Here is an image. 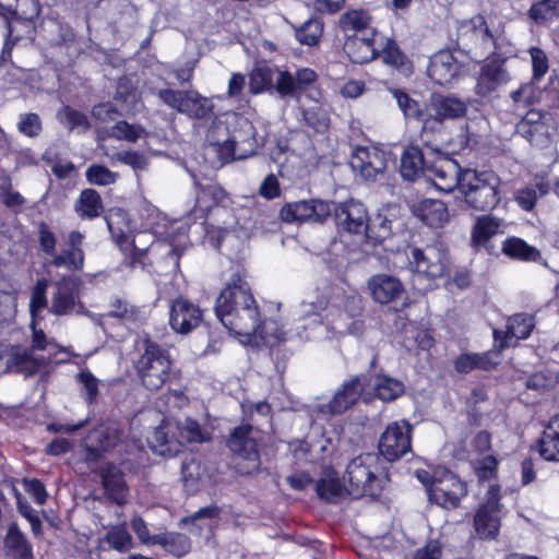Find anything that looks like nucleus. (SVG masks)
Instances as JSON below:
<instances>
[{"mask_svg":"<svg viewBox=\"0 0 559 559\" xmlns=\"http://www.w3.org/2000/svg\"><path fill=\"white\" fill-rule=\"evenodd\" d=\"M223 287L215 299L214 310L217 319L237 336H261L267 340L262 329L260 307L255 300L249 272L240 263H231L225 271Z\"/></svg>","mask_w":559,"mask_h":559,"instance_id":"nucleus-1","label":"nucleus"},{"mask_svg":"<svg viewBox=\"0 0 559 559\" xmlns=\"http://www.w3.org/2000/svg\"><path fill=\"white\" fill-rule=\"evenodd\" d=\"M344 479L353 499L378 500L390 484V475L379 454L361 453L347 464Z\"/></svg>","mask_w":559,"mask_h":559,"instance_id":"nucleus-2","label":"nucleus"},{"mask_svg":"<svg viewBox=\"0 0 559 559\" xmlns=\"http://www.w3.org/2000/svg\"><path fill=\"white\" fill-rule=\"evenodd\" d=\"M134 370L143 388L151 392L160 390L177 377L169 350L150 335H144L140 341Z\"/></svg>","mask_w":559,"mask_h":559,"instance_id":"nucleus-3","label":"nucleus"},{"mask_svg":"<svg viewBox=\"0 0 559 559\" xmlns=\"http://www.w3.org/2000/svg\"><path fill=\"white\" fill-rule=\"evenodd\" d=\"M460 193L467 207L491 212L501 202V179L493 170L466 167Z\"/></svg>","mask_w":559,"mask_h":559,"instance_id":"nucleus-4","label":"nucleus"},{"mask_svg":"<svg viewBox=\"0 0 559 559\" xmlns=\"http://www.w3.org/2000/svg\"><path fill=\"white\" fill-rule=\"evenodd\" d=\"M429 116L424 127V136L430 138L427 148L439 152V138L444 131L447 120L464 118L468 111V103L454 94L433 92L428 100Z\"/></svg>","mask_w":559,"mask_h":559,"instance_id":"nucleus-5","label":"nucleus"},{"mask_svg":"<svg viewBox=\"0 0 559 559\" xmlns=\"http://www.w3.org/2000/svg\"><path fill=\"white\" fill-rule=\"evenodd\" d=\"M249 423L234 427L225 438V445L236 459L247 463L248 468L241 474H259L261 472V443L262 438Z\"/></svg>","mask_w":559,"mask_h":559,"instance_id":"nucleus-6","label":"nucleus"},{"mask_svg":"<svg viewBox=\"0 0 559 559\" xmlns=\"http://www.w3.org/2000/svg\"><path fill=\"white\" fill-rule=\"evenodd\" d=\"M409 271L419 278L427 280L428 286L436 280L450 274V255L447 249L437 245L409 247L407 254Z\"/></svg>","mask_w":559,"mask_h":559,"instance_id":"nucleus-7","label":"nucleus"},{"mask_svg":"<svg viewBox=\"0 0 559 559\" xmlns=\"http://www.w3.org/2000/svg\"><path fill=\"white\" fill-rule=\"evenodd\" d=\"M158 98L169 108L194 120H210L214 116V104L211 98L194 90L162 88Z\"/></svg>","mask_w":559,"mask_h":559,"instance_id":"nucleus-8","label":"nucleus"},{"mask_svg":"<svg viewBox=\"0 0 559 559\" xmlns=\"http://www.w3.org/2000/svg\"><path fill=\"white\" fill-rule=\"evenodd\" d=\"M501 487L490 485L483 503L477 508L473 525L477 536L483 540H493L500 534L501 528Z\"/></svg>","mask_w":559,"mask_h":559,"instance_id":"nucleus-9","label":"nucleus"},{"mask_svg":"<svg viewBox=\"0 0 559 559\" xmlns=\"http://www.w3.org/2000/svg\"><path fill=\"white\" fill-rule=\"evenodd\" d=\"M428 151L435 158L428 166L426 176L431 180L433 186L445 193H451L456 189L460 191L466 168H463L456 159L444 154L440 146L439 152Z\"/></svg>","mask_w":559,"mask_h":559,"instance_id":"nucleus-10","label":"nucleus"},{"mask_svg":"<svg viewBox=\"0 0 559 559\" xmlns=\"http://www.w3.org/2000/svg\"><path fill=\"white\" fill-rule=\"evenodd\" d=\"M332 214V203L321 199L286 202L278 213L282 222L323 224Z\"/></svg>","mask_w":559,"mask_h":559,"instance_id":"nucleus-11","label":"nucleus"},{"mask_svg":"<svg viewBox=\"0 0 559 559\" xmlns=\"http://www.w3.org/2000/svg\"><path fill=\"white\" fill-rule=\"evenodd\" d=\"M468 493L467 484L450 469H440V476L430 489L428 500L445 510H455Z\"/></svg>","mask_w":559,"mask_h":559,"instance_id":"nucleus-12","label":"nucleus"},{"mask_svg":"<svg viewBox=\"0 0 559 559\" xmlns=\"http://www.w3.org/2000/svg\"><path fill=\"white\" fill-rule=\"evenodd\" d=\"M413 427L407 420L393 421L382 432L379 443V456L395 462L412 450Z\"/></svg>","mask_w":559,"mask_h":559,"instance_id":"nucleus-13","label":"nucleus"},{"mask_svg":"<svg viewBox=\"0 0 559 559\" xmlns=\"http://www.w3.org/2000/svg\"><path fill=\"white\" fill-rule=\"evenodd\" d=\"M536 326L534 314L518 312L509 316L506 321V329H493L492 340L497 341L499 349L516 347L520 341L527 340Z\"/></svg>","mask_w":559,"mask_h":559,"instance_id":"nucleus-14","label":"nucleus"},{"mask_svg":"<svg viewBox=\"0 0 559 559\" xmlns=\"http://www.w3.org/2000/svg\"><path fill=\"white\" fill-rule=\"evenodd\" d=\"M192 178L195 189V203L190 212V219L194 223H205L209 219L210 213L228 199V193L217 182L203 185L194 174Z\"/></svg>","mask_w":559,"mask_h":559,"instance_id":"nucleus-15","label":"nucleus"},{"mask_svg":"<svg viewBox=\"0 0 559 559\" xmlns=\"http://www.w3.org/2000/svg\"><path fill=\"white\" fill-rule=\"evenodd\" d=\"M352 168L366 180H376L388 167V154L377 146H357L350 157Z\"/></svg>","mask_w":559,"mask_h":559,"instance_id":"nucleus-16","label":"nucleus"},{"mask_svg":"<svg viewBox=\"0 0 559 559\" xmlns=\"http://www.w3.org/2000/svg\"><path fill=\"white\" fill-rule=\"evenodd\" d=\"M332 212L334 214V221L338 227L350 234H366L369 217L366 206L354 199H349L345 202L334 204Z\"/></svg>","mask_w":559,"mask_h":559,"instance_id":"nucleus-17","label":"nucleus"},{"mask_svg":"<svg viewBox=\"0 0 559 559\" xmlns=\"http://www.w3.org/2000/svg\"><path fill=\"white\" fill-rule=\"evenodd\" d=\"M203 310L183 296L174 299L169 307V325L179 334H188L200 325Z\"/></svg>","mask_w":559,"mask_h":559,"instance_id":"nucleus-18","label":"nucleus"},{"mask_svg":"<svg viewBox=\"0 0 559 559\" xmlns=\"http://www.w3.org/2000/svg\"><path fill=\"white\" fill-rule=\"evenodd\" d=\"M506 58L499 55L489 57L480 67L475 92L481 97L489 96L499 86L509 81L508 71L504 68Z\"/></svg>","mask_w":559,"mask_h":559,"instance_id":"nucleus-19","label":"nucleus"},{"mask_svg":"<svg viewBox=\"0 0 559 559\" xmlns=\"http://www.w3.org/2000/svg\"><path fill=\"white\" fill-rule=\"evenodd\" d=\"M85 236L80 230H71L68 235L66 246L60 253L52 255L51 264L56 267H66L71 272H80L84 269L85 252L83 242Z\"/></svg>","mask_w":559,"mask_h":559,"instance_id":"nucleus-20","label":"nucleus"},{"mask_svg":"<svg viewBox=\"0 0 559 559\" xmlns=\"http://www.w3.org/2000/svg\"><path fill=\"white\" fill-rule=\"evenodd\" d=\"M45 365L44 356H36L32 349L21 345H12L5 360L8 371L25 378L34 377Z\"/></svg>","mask_w":559,"mask_h":559,"instance_id":"nucleus-21","label":"nucleus"},{"mask_svg":"<svg viewBox=\"0 0 559 559\" xmlns=\"http://www.w3.org/2000/svg\"><path fill=\"white\" fill-rule=\"evenodd\" d=\"M379 32L371 29L369 35H347L343 49L355 64H365L379 58V49L376 47V40Z\"/></svg>","mask_w":559,"mask_h":559,"instance_id":"nucleus-22","label":"nucleus"},{"mask_svg":"<svg viewBox=\"0 0 559 559\" xmlns=\"http://www.w3.org/2000/svg\"><path fill=\"white\" fill-rule=\"evenodd\" d=\"M97 474L108 500L118 506H123L129 496V486L123 471L112 462H107Z\"/></svg>","mask_w":559,"mask_h":559,"instance_id":"nucleus-23","label":"nucleus"},{"mask_svg":"<svg viewBox=\"0 0 559 559\" xmlns=\"http://www.w3.org/2000/svg\"><path fill=\"white\" fill-rule=\"evenodd\" d=\"M390 92L396 100L399 108L403 112L404 118L406 120H414L420 123L418 140L424 147H427V143L431 141L427 135L424 136V127L426 119L429 116L428 102L421 103L413 98L402 88H392Z\"/></svg>","mask_w":559,"mask_h":559,"instance_id":"nucleus-24","label":"nucleus"},{"mask_svg":"<svg viewBox=\"0 0 559 559\" xmlns=\"http://www.w3.org/2000/svg\"><path fill=\"white\" fill-rule=\"evenodd\" d=\"M80 280L72 276H63L57 284V290L52 295L49 312L55 316L71 313L79 300Z\"/></svg>","mask_w":559,"mask_h":559,"instance_id":"nucleus-25","label":"nucleus"},{"mask_svg":"<svg viewBox=\"0 0 559 559\" xmlns=\"http://www.w3.org/2000/svg\"><path fill=\"white\" fill-rule=\"evenodd\" d=\"M461 69V62L451 51L441 50L430 59L427 72L436 84L444 86L452 83L460 74Z\"/></svg>","mask_w":559,"mask_h":559,"instance_id":"nucleus-26","label":"nucleus"},{"mask_svg":"<svg viewBox=\"0 0 559 559\" xmlns=\"http://www.w3.org/2000/svg\"><path fill=\"white\" fill-rule=\"evenodd\" d=\"M427 153L430 152H425L418 144H409L404 148L401 156L400 173L405 180L415 181L420 174L427 175L428 166L431 163L426 156Z\"/></svg>","mask_w":559,"mask_h":559,"instance_id":"nucleus-27","label":"nucleus"},{"mask_svg":"<svg viewBox=\"0 0 559 559\" xmlns=\"http://www.w3.org/2000/svg\"><path fill=\"white\" fill-rule=\"evenodd\" d=\"M413 215L430 228H442L450 218L449 210L443 201L424 199L413 205Z\"/></svg>","mask_w":559,"mask_h":559,"instance_id":"nucleus-28","label":"nucleus"},{"mask_svg":"<svg viewBox=\"0 0 559 559\" xmlns=\"http://www.w3.org/2000/svg\"><path fill=\"white\" fill-rule=\"evenodd\" d=\"M2 544L7 559H35L33 545L16 522L8 525Z\"/></svg>","mask_w":559,"mask_h":559,"instance_id":"nucleus-29","label":"nucleus"},{"mask_svg":"<svg viewBox=\"0 0 559 559\" xmlns=\"http://www.w3.org/2000/svg\"><path fill=\"white\" fill-rule=\"evenodd\" d=\"M457 38L467 43L480 40L485 45L492 44L496 46L497 44V39L483 14H476L461 21L457 25Z\"/></svg>","mask_w":559,"mask_h":559,"instance_id":"nucleus-30","label":"nucleus"},{"mask_svg":"<svg viewBox=\"0 0 559 559\" xmlns=\"http://www.w3.org/2000/svg\"><path fill=\"white\" fill-rule=\"evenodd\" d=\"M374 301L386 305L399 299L404 293L403 283L395 276L388 274L373 275L369 281Z\"/></svg>","mask_w":559,"mask_h":559,"instance_id":"nucleus-31","label":"nucleus"},{"mask_svg":"<svg viewBox=\"0 0 559 559\" xmlns=\"http://www.w3.org/2000/svg\"><path fill=\"white\" fill-rule=\"evenodd\" d=\"M545 112L530 109L516 124V132L531 144L542 143L548 138V126L545 122Z\"/></svg>","mask_w":559,"mask_h":559,"instance_id":"nucleus-32","label":"nucleus"},{"mask_svg":"<svg viewBox=\"0 0 559 559\" xmlns=\"http://www.w3.org/2000/svg\"><path fill=\"white\" fill-rule=\"evenodd\" d=\"M107 227L118 248H127L128 239L132 238V219L127 210L111 207L106 217Z\"/></svg>","mask_w":559,"mask_h":559,"instance_id":"nucleus-33","label":"nucleus"},{"mask_svg":"<svg viewBox=\"0 0 559 559\" xmlns=\"http://www.w3.org/2000/svg\"><path fill=\"white\" fill-rule=\"evenodd\" d=\"M373 16L371 12L364 8L348 9L340 15L338 27L347 36L349 32L355 35L371 34V29H378L372 26Z\"/></svg>","mask_w":559,"mask_h":559,"instance_id":"nucleus-34","label":"nucleus"},{"mask_svg":"<svg viewBox=\"0 0 559 559\" xmlns=\"http://www.w3.org/2000/svg\"><path fill=\"white\" fill-rule=\"evenodd\" d=\"M500 222L490 215L478 217L472 227L471 245L478 250L485 248L488 253H492L493 246H489V240L499 233Z\"/></svg>","mask_w":559,"mask_h":559,"instance_id":"nucleus-35","label":"nucleus"},{"mask_svg":"<svg viewBox=\"0 0 559 559\" xmlns=\"http://www.w3.org/2000/svg\"><path fill=\"white\" fill-rule=\"evenodd\" d=\"M536 449L545 461H559V414L551 417L545 426L542 437L537 440Z\"/></svg>","mask_w":559,"mask_h":559,"instance_id":"nucleus-36","label":"nucleus"},{"mask_svg":"<svg viewBox=\"0 0 559 559\" xmlns=\"http://www.w3.org/2000/svg\"><path fill=\"white\" fill-rule=\"evenodd\" d=\"M501 252L511 260L521 262H538L542 260L540 251L516 236L507 237L501 246Z\"/></svg>","mask_w":559,"mask_h":559,"instance_id":"nucleus-37","label":"nucleus"},{"mask_svg":"<svg viewBox=\"0 0 559 559\" xmlns=\"http://www.w3.org/2000/svg\"><path fill=\"white\" fill-rule=\"evenodd\" d=\"M153 545L162 546L166 552L181 558L191 551V539L183 533L166 532L155 534Z\"/></svg>","mask_w":559,"mask_h":559,"instance_id":"nucleus-38","label":"nucleus"},{"mask_svg":"<svg viewBox=\"0 0 559 559\" xmlns=\"http://www.w3.org/2000/svg\"><path fill=\"white\" fill-rule=\"evenodd\" d=\"M361 390L357 389L349 380L344 382L341 389L329 402L328 407L331 414L338 415L353 407L361 397Z\"/></svg>","mask_w":559,"mask_h":559,"instance_id":"nucleus-39","label":"nucleus"},{"mask_svg":"<svg viewBox=\"0 0 559 559\" xmlns=\"http://www.w3.org/2000/svg\"><path fill=\"white\" fill-rule=\"evenodd\" d=\"M379 58L382 59L384 64L400 71H411L413 68V63L407 55L392 37L385 38V43L382 48L379 49Z\"/></svg>","mask_w":559,"mask_h":559,"instance_id":"nucleus-40","label":"nucleus"},{"mask_svg":"<svg viewBox=\"0 0 559 559\" xmlns=\"http://www.w3.org/2000/svg\"><path fill=\"white\" fill-rule=\"evenodd\" d=\"M75 211L83 219H94L104 211L100 194L92 188L83 189L76 200Z\"/></svg>","mask_w":559,"mask_h":559,"instance_id":"nucleus-41","label":"nucleus"},{"mask_svg":"<svg viewBox=\"0 0 559 559\" xmlns=\"http://www.w3.org/2000/svg\"><path fill=\"white\" fill-rule=\"evenodd\" d=\"M294 29L295 38L300 45L316 47L321 43L324 22L320 16L313 15Z\"/></svg>","mask_w":559,"mask_h":559,"instance_id":"nucleus-42","label":"nucleus"},{"mask_svg":"<svg viewBox=\"0 0 559 559\" xmlns=\"http://www.w3.org/2000/svg\"><path fill=\"white\" fill-rule=\"evenodd\" d=\"M373 391L374 396L379 400L391 402L404 394L405 385L395 378L379 373L376 376Z\"/></svg>","mask_w":559,"mask_h":559,"instance_id":"nucleus-43","label":"nucleus"},{"mask_svg":"<svg viewBox=\"0 0 559 559\" xmlns=\"http://www.w3.org/2000/svg\"><path fill=\"white\" fill-rule=\"evenodd\" d=\"M41 160L50 166L51 173L59 180H64L76 173V167L71 160H63L58 152L46 150L41 155Z\"/></svg>","mask_w":559,"mask_h":559,"instance_id":"nucleus-44","label":"nucleus"},{"mask_svg":"<svg viewBox=\"0 0 559 559\" xmlns=\"http://www.w3.org/2000/svg\"><path fill=\"white\" fill-rule=\"evenodd\" d=\"M274 70L269 66L257 67L249 76V88L254 95L272 92Z\"/></svg>","mask_w":559,"mask_h":559,"instance_id":"nucleus-45","label":"nucleus"},{"mask_svg":"<svg viewBox=\"0 0 559 559\" xmlns=\"http://www.w3.org/2000/svg\"><path fill=\"white\" fill-rule=\"evenodd\" d=\"M47 288L48 280L45 277L38 278L32 289L29 300L31 319H43L40 311L47 308Z\"/></svg>","mask_w":559,"mask_h":559,"instance_id":"nucleus-46","label":"nucleus"},{"mask_svg":"<svg viewBox=\"0 0 559 559\" xmlns=\"http://www.w3.org/2000/svg\"><path fill=\"white\" fill-rule=\"evenodd\" d=\"M391 235V221L378 215L372 221L369 219L366 239L372 246L382 243Z\"/></svg>","mask_w":559,"mask_h":559,"instance_id":"nucleus-47","label":"nucleus"},{"mask_svg":"<svg viewBox=\"0 0 559 559\" xmlns=\"http://www.w3.org/2000/svg\"><path fill=\"white\" fill-rule=\"evenodd\" d=\"M506 349H499L497 346V341L492 342V347L489 350L483 353H474L476 370L491 372L497 369V367L501 364L502 353Z\"/></svg>","mask_w":559,"mask_h":559,"instance_id":"nucleus-48","label":"nucleus"},{"mask_svg":"<svg viewBox=\"0 0 559 559\" xmlns=\"http://www.w3.org/2000/svg\"><path fill=\"white\" fill-rule=\"evenodd\" d=\"M87 182L95 186H109L117 181L118 173L111 171L102 164H92L85 171Z\"/></svg>","mask_w":559,"mask_h":559,"instance_id":"nucleus-49","label":"nucleus"},{"mask_svg":"<svg viewBox=\"0 0 559 559\" xmlns=\"http://www.w3.org/2000/svg\"><path fill=\"white\" fill-rule=\"evenodd\" d=\"M316 492L326 502H336L343 496V485L337 478H320L316 484Z\"/></svg>","mask_w":559,"mask_h":559,"instance_id":"nucleus-50","label":"nucleus"},{"mask_svg":"<svg viewBox=\"0 0 559 559\" xmlns=\"http://www.w3.org/2000/svg\"><path fill=\"white\" fill-rule=\"evenodd\" d=\"M145 132L141 124L129 123L127 120L117 121L111 128V135L119 141L136 142Z\"/></svg>","mask_w":559,"mask_h":559,"instance_id":"nucleus-51","label":"nucleus"},{"mask_svg":"<svg viewBox=\"0 0 559 559\" xmlns=\"http://www.w3.org/2000/svg\"><path fill=\"white\" fill-rule=\"evenodd\" d=\"M304 120L316 133H325L330 127V118L321 107L305 109Z\"/></svg>","mask_w":559,"mask_h":559,"instance_id":"nucleus-52","label":"nucleus"},{"mask_svg":"<svg viewBox=\"0 0 559 559\" xmlns=\"http://www.w3.org/2000/svg\"><path fill=\"white\" fill-rule=\"evenodd\" d=\"M532 60V83H538L549 70V60L546 52L539 47L528 50Z\"/></svg>","mask_w":559,"mask_h":559,"instance_id":"nucleus-53","label":"nucleus"},{"mask_svg":"<svg viewBox=\"0 0 559 559\" xmlns=\"http://www.w3.org/2000/svg\"><path fill=\"white\" fill-rule=\"evenodd\" d=\"M180 436L188 443H202L209 441L211 437L205 432L200 423L191 417L186 418L182 427H180Z\"/></svg>","mask_w":559,"mask_h":559,"instance_id":"nucleus-54","label":"nucleus"},{"mask_svg":"<svg viewBox=\"0 0 559 559\" xmlns=\"http://www.w3.org/2000/svg\"><path fill=\"white\" fill-rule=\"evenodd\" d=\"M17 130L27 138H36L43 131V122L38 114H21L17 122Z\"/></svg>","mask_w":559,"mask_h":559,"instance_id":"nucleus-55","label":"nucleus"},{"mask_svg":"<svg viewBox=\"0 0 559 559\" xmlns=\"http://www.w3.org/2000/svg\"><path fill=\"white\" fill-rule=\"evenodd\" d=\"M127 248H119V250L123 253L124 259L123 263L131 267H145V259L147 258V250L146 249H139L135 246L134 239H128Z\"/></svg>","mask_w":559,"mask_h":559,"instance_id":"nucleus-56","label":"nucleus"},{"mask_svg":"<svg viewBox=\"0 0 559 559\" xmlns=\"http://www.w3.org/2000/svg\"><path fill=\"white\" fill-rule=\"evenodd\" d=\"M106 542L115 550L124 552L129 550L132 545V536L124 527L115 526L107 532Z\"/></svg>","mask_w":559,"mask_h":559,"instance_id":"nucleus-57","label":"nucleus"},{"mask_svg":"<svg viewBox=\"0 0 559 559\" xmlns=\"http://www.w3.org/2000/svg\"><path fill=\"white\" fill-rule=\"evenodd\" d=\"M498 468V459L492 454H488L477 461L475 465V474L478 477L479 481H489L491 479L497 478Z\"/></svg>","mask_w":559,"mask_h":559,"instance_id":"nucleus-58","label":"nucleus"},{"mask_svg":"<svg viewBox=\"0 0 559 559\" xmlns=\"http://www.w3.org/2000/svg\"><path fill=\"white\" fill-rule=\"evenodd\" d=\"M78 380L83 385L84 401L88 405L96 403L98 394H99L98 379L90 370L86 369V370H81L78 373Z\"/></svg>","mask_w":559,"mask_h":559,"instance_id":"nucleus-59","label":"nucleus"},{"mask_svg":"<svg viewBox=\"0 0 559 559\" xmlns=\"http://www.w3.org/2000/svg\"><path fill=\"white\" fill-rule=\"evenodd\" d=\"M510 97L516 109H526L537 100L534 83L522 84L518 90L510 93Z\"/></svg>","mask_w":559,"mask_h":559,"instance_id":"nucleus-60","label":"nucleus"},{"mask_svg":"<svg viewBox=\"0 0 559 559\" xmlns=\"http://www.w3.org/2000/svg\"><path fill=\"white\" fill-rule=\"evenodd\" d=\"M263 143L259 142L257 135H252L247 140H240L239 145L235 150L226 152L233 159H246L255 155Z\"/></svg>","mask_w":559,"mask_h":559,"instance_id":"nucleus-61","label":"nucleus"},{"mask_svg":"<svg viewBox=\"0 0 559 559\" xmlns=\"http://www.w3.org/2000/svg\"><path fill=\"white\" fill-rule=\"evenodd\" d=\"M252 135H257V130L252 122L245 119L238 130H235L233 134L222 145V152L226 153L229 150H235V146L239 145L240 140H247Z\"/></svg>","mask_w":559,"mask_h":559,"instance_id":"nucleus-62","label":"nucleus"},{"mask_svg":"<svg viewBox=\"0 0 559 559\" xmlns=\"http://www.w3.org/2000/svg\"><path fill=\"white\" fill-rule=\"evenodd\" d=\"M37 233L40 250L48 257L55 255L57 238L49 225L44 221L39 222Z\"/></svg>","mask_w":559,"mask_h":559,"instance_id":"nucleus-63","label":"nucleus"},{"mask_svg":"<svg viewBox=\"0 0 559 559\" xmlns=\"http://www.w3.org/2000/svg\"><path fill=\"white\" fill-rule=\"evenodd\" d=\"M295 82L296 80L290 72L280 71L273 90H275L281 97L295 96L300 94Z\"/></svg>","mask_w":559,"mask_h":559,"instance_id":"nucleus-64","label":"nucleus"}]
</instances>
